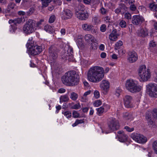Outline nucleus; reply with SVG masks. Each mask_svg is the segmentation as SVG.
I'll list each match as a JSON object with an SVG mask.
<instances>
[{
	"mask_svg": "<svg viewBox=\"0 0 157 157\" xmlns=\"http://www.w3.org/2000/svg\"><path fill=\"white\" fill-rule=\"evenodd\" d=\"M109 70V68L107 67H105L104 69L99 66L92 67L88 71L87 79L91 82H98L104 78V74L107 73Z\"/></svg>",
	"mask_w": 157,
	"mask_h": 157,
	"instance_id": "1",
	"label": "nucleus"
},
{
	"mask_svg": "<svg viewBox=\"0 0 157 157\" xmlns=\"http://www.w3.org/2000/svg\"><path fill=\"white\" fill-rule=\"evenodd\" d=\"M62 82L65 85L73 86L77 85L79 81L78 76L75 71H69L65 73L61 78Z\"/></svg>",
	"mask_w": 157,
	"mask_h": 157,
	"instance_id": "2",
	"label": "nucleus"
},
{
	"mask_svg": "<svg viewBox=\"0 0 157 157\" xmlns=\"http://www.w3.org/2000/svg\"><path fill=\"white\" fill-rule=\"evenodd\" d=\"M138 78L141 82L148 81L151 78V72L150 69L145 65H140L137 70Z\"/></svg>",
	"mask_w": 157,
	"mask_h": 157,
	"instance_id": "3",
	"label": "nucleus"
},
{
	"mask_svg": "<svg viewBox=\"0 0 157 157\" xmlns=\"http://www.w3.org/2000/svg\"><path fill=\"white\" fill-rule=\"evenodd\" d=\"M125 86L128 91L132 93L140 91L142 88L141 86L138 85L137 81L132 79L126 80Z\"/></svg>",
	"mask_w": 157,
	"mask_h": 157,
	"instance_id": "4",
	"label": "nucleus"
},
{
	"mask_svg": "<svg viewBox=\"0 0 157 157\" xmlns=\"http://www.w3.org/2000/svg\"><path fill=\"white\" fill-rule=\"evenodd\" d=\"M108 124L110 130H106L105 127H103L101 128L102 132L104 134H108L111 132L112 131L117 130L120 127L118 121L113 117H110L108 119Z\"/></svg>",
	"mask_w": 157,
	"mask_h": 157,
	"instance_id": "5",
	"label": "nucleus"
},
{
	"mask_svg": "<svg viewBox=\"0 0 157 157\" xmlns=\"http://www.w3.org/2000/svg\"><path fill=\"white\" fill-rule=\"evenodd\" d=\"M33 40L32 37L29 38L26 46L29 49L30 53L32 55H35L39 54L42 51V48L40 46L37 45L34 46Z\"/></svg>",
	"mask_w": 157,
	"mask_h": 157,
	"instance_id": "6",
	"label": "nucleus"
},
{
	"mask_svg": "<svg viewBox=\"0 0 157 157\" xmlns=\"http://www.w3.org/2000/svg\"><path fill=\"white\" fill-rule=\"evenodd\" d=\"M35 21L33 20L29 19L24 25L23 30V33L26 34H29L34 32L36 28L35 25Z\"/></svg>",
	"mask_w": 157,
	"mask_h": 157,
	"instance_id": "7",
	"label": "nucleus"
},
{
	"mask_svg": "<svg viewBox=\"0 0 157 157\" xmlns=\"http://www.w3.org/2000/svg\"><path fill=\"white\" fill-rule=\"evenodd\" d=\"M146 91L150 96L157 98V84L150 83L146 85Z\"/></svg>",
	"mask_w": 157,
	"mask_h": 157,
	"instance_id": "8",
	"label": "nucleus"
},
{
	"mask_svg": "<svg viewBox=\"0 0 157 157\" xmlns=\"http://www.w3.org/2000/svg\"><path fill=\"white\" fill-rule=\"evenodd\" d=\"M131 137L133 140L139 144H144L147 141L146 137L137 133H132L131 135Z\"/></svg>",
	"mask_w": 157,
	"mask_h": 157,
	"instance_id": "9",
	"label": "nucleus"
},
{
	"mask_svg": "<svg viewBox=\"0 0 157 157\" xmlns=\"http://www.w3.org/2000/svg\"><path fill=\"white\" fill-rule=\"evenodd\" d=\"M152 117L157 120V109H154L151 112L147 113L146 116V119L148 121V124L149 125H152V127L155 128L156 127L155 125L154 124L153 121H150Z\"/></svg>",
	"mask_w": 157,
	"mask_h": 157,
	"instance_id": "10",
	"label": "nucleus"
},
{
	"mask_svg": "<svg viewBox=\"0 0 157 157\" xmlns=\"http://www.w3.org/2000/svg\"><path fill=\"white\" fill-rule=\"evenodd\" d=\"M84 10L83 8H82L80 9L79 8L76 9L75 11V15L77 17L78 19L81 20H85L88 18V13Z\"/></svg>",
	"mask_w": 157,
	"mask_h": 157,
	"instance_id": "11",
	"label": "nucleus"
},
{
	"mask_svg": "<svg viewBox=\"0 0 157 157\" xmlns=\"http://www.w3.org/2000/svg\"><path fill=\"white\" fill-rule=\"evenodd\" d=\"M110 83L107 80H103L100 82V87L102 91L103 94H106L108 93Z\"/></svg>",
	"mask_w": 157,
	"mask_h": 157,
	"instance_id": "12",
	"label": "nucleus"
},
{
	"mask_svg": "<svg viewBox=\"0 0 157 157\" xmlns=\"http://www.w3.org/2000/svg\"><path fill=\"white\" fill-rule=\"evenodd\" d=\"M138 59V56L137 53L134 51H132L128 53L127 60L128 61L131 63L136 62Z\"/></svg>",
	"mask_w": 157,
	"mask_h": 157,
	"instance_id": "13",
	"label": "nucleus"
},
{
	"mask_svg": "<svg viewBox=\"0 0 157 157\" xmlns=\"http://www.w3.org/2000/svg\"><path fill=\"white\" fill-rule=\"evenodd\" d=\"M132 21L134 25H137L143 22L144 21V19L141 16L135 15L133 16Z\"/></svg>",
	"mask_w": 157,
	"mask_h": 157,
	"instance_id": "14",
	"label": "nucleus"
},
{
	"mask_svg": "<svg viewBox=\"0 0 157 157\" xmlns=\"http://www.w3.org/2000/svg\"><path fill=\"white\" fill-rule=\"evenodd\" d=\"M61 18L63 20H67L71 18L72 16V13L71 11L68 9L64 10L61 14Z\"/></svg>",
	"mask_w": 157,
	"mask_h": 157,
	"instance_id": "15",
	"label": "nucleus"
},
{
	"mask_svg": "<svg viewBox=\"0 0 157 157\" xmlns=\"http://www.w3.org/2000/svg\"><path fill=\"white\" fill-rule=\"evenodd\" d=\"M117 133L119 141L123 142L127 140L128 136L125 135L123 131H118Z\"/></svg>",
	"mask_w": 157,
	"mask_h": 157,
	"instance_id": "16",
	"label": "nucleus"
},
{
	"mask_svg": "<svg viewBox=\"0 0 157 157\" xmlns=\"http://www.w3.org/2000/svg\"><path fill=\"white\" fill-rule=\"evenodd\" d=\"M119 35L115 30H113L109 35V39L111 41H115L118 39Z\"/></svg>",
	"mask_w": 157,
	"mask_h": 157,
	"instance_id": "17",
	"label": "nucleus"
},
{
	"mask_svg": "<svg viewBox=\"0 0 157 157\" xmlns=\"http://www.w3.org/2000/svg\"><path fill=\"white\" fill-rule=\"evenodd\" d=\"M132 100V97L129 95H126L124 98V104L127 107H129Z\"/></svg>",
	"mask_w": 157,
	"mask_h": 157,
	"instance_id": "18",
	"label": "nucleus"
},
{
	"mask_svg": "<svg viewBox=\"0 0 157 157\" xmlns=\"http://www.w3.org/2000/svg\"><path fill=\"white\" fill-rule=\"evenodd\" d=\"M84 39L86 41L89 43L90 42L94 43L96 40L94 36L89 34H86L85 36Z\"/></svg>",
	"mask_w": 157,
	"mask_h": 157,
	"instance_id": "19",
	"label": "nucleus"
},
{
	"mask_svg": "<svg viewBox=\"0 0 157 157\" xmlns=\"http://www.w3.org/2000/svg\"><path fill=\"white\" fill-rule=\"evenodd\" d=\"M138 35L142 37H145L148 34V30L145 28H141L138 30Z\"/></svg>",
	"mask_w": 157,
	"mask_h": 157,
	"instance_id": "20",
	"label": "nucleus"
},
{
	"mask_svg": "<svg viewBox=\"0 0 157 157\" xmlns=\"http://www.w3.org/2000/svg\"><path fill=\"white\" fill-rule=\"evenodd\" d=\"M82 29L85 31H92L94 29L93 26L91 25L88 24H84L82 25Z\"/></svg>",
	"mask_w": 157,
	"mask_h": 157,
	"instance_id": "21",
	"label": "nucleus"
},
{
	"mask_svg": "<svg viewBox=\"0 0 157 157\" xmlns=\"http://www.w3.org/2000/svg\"><path fill=\"white\" fill-rule=\"evenodd\" d=\"M83 36L81 35H79L76 36L75 38V41L76 43L78 46H81L82 44V38Z\"/></svg>",
	"mask_w": 157,
	"mask_h": 157,
	"instance_id": "22",
	"label": "nucleus"
},
{
	"mask_svg": "<svg viewBox=\"0 0 157 157\" xmlns=\"http://www.w3.org/2000/svg\"><path fill=\"white\" fill-rule=\"evenodd\" d=\"M24 20L22 18H18L15 20H10L9 21V23L10 24L13 23L14 24L16 25L17 24L21 23L23 22Z\"/></svg>",
	"mask_w": 157,
	"mask_h": 157,
	"instance_id": "23",
	"label": "nucleus"
},
{
	"mask_svg": "<svg viewBox=\"0 0 157 157\" xmlns=\"http://www.w3.org/2000/svg\"><path fill=\"white\" fill-rule=\"evenodd\" d=\"M70 97L72 100L75 101L78 99V95L76 93L72 92L70 94Z\"/></svg>",
	"mask_w": 157,
	"mask_h": 157,
	"instance_id": "24",
	"label": "nucleus"
},
{
	"mask_svg": "<svg viewBox=\"0 0 157 157\" xmlns=\"http://www.w3.org/2000/svg\"><path fill=\"white\" fill-rule=\"evenodd\" d=\"M149 8L150 10L153 11H157V6L155 5V3L154 2H152L149 4Z\"/></svg>",
	"mask_w": 157,
	"mask_h": 157,
	"instance_id": "25",
	"label": "nucleus"
},
{
	"mask_svg": "<svg viewBox=\"0 0 157 157\" xmlns=\"http://www.w3.org/2000/svg\"><path fill=\"white\" fill-rule=\"evenodd\" d=\"M69 100V98L67 95H65L62 96L59 98L60 102H65Z\"/></svg>",
	"mask_w": 157,
	"mask_h": 157,
	"instance_id": "26",
	"label": "nucleus"
},
{
	"mask_svg": "<svg viewBox=\"0 0 157 157\" xmlns=\"http://www.w3.org/2000/svg\"><path fill=\"white\" fill-rule=\"evenodd\" d=\"M123 45L122 42L121 40H119L115 44L114 48L115 50L118 49L121 46Z\"/></svg>",
	"mask_w": 157,
	"mask_h": 157,
	"instance_id": "27",
	"label": "nucleus"
},
{
	"mask_svg": "<svg viewBox=\"0 0 157 157\" xmlns=\"http://www.w3.org/2000/svg\"><path fill=\"white\" fill-rule=\"evenodd\" d=\"M96 109L97 111V113L99 116L101 115L104 112H105L104 109L102 106Z\"/></svg>",
	"mask_w": 157,
	"mask_h": 157,
	"instance_id": "28",
	"label": "nucleus"
},
{
	"mask_svg": "<svg viewBox=\"0 0 157 157\" xmlns=\"http://www.w3.org/2000/svg\"><path fill=\"white\" fill-rule=\"evenodd\" d=\"M152 147L155 152L157 155V140L153 142Z\"/></svg>",
	"mask_w": 157,
	"mask_h": 157,
	"instance_id": "29",
	"label": "nucleus"
},
{
	"mask_svg": "<svg viewBox=\"0 0 157 157\" xmlns=\"http://www.w3.org/2000/svg\"><path fill=\"white\" fill-rule=\"evenodd\" d=\"M102 104V101L100 100H98L94 101L93 103V105L95 107H98Z\"/></svg>",
	"mask_w": 157,
	"mask_h": 157,
	"instance_id": "30",
	"label": "nucleus"
},
{
	"mask_svg": "<svg viewBox=\"0 0 157 157\" xmlns=\"http://www.w3.org/2000/svg\"><path fill=\"white\" fill-rule=\"evenodd\" d=\"M84 122V121L83 119H77L75 123L72 124V126L73 127L76 126L78 124L83 123Z\"/></svg>",
	"mask_w": 157,
	"mask_h": 157,
	"instance_id": "31",
	"label": "nucleus"
},
{
	"mask_svg": "<svg viewBox=\"0 0 157 157\" xmlns=\"http://www.w3.org/2000/svg\"><path fill=\"white\" fill-rule=\"evenodd\" d=\"M62 113L68 119L71 118V112L69 111L63 112Z\"/></svg>",
	"mask_w": 157,
	"mask_h": 157,
	"instance_id": "32",
	"label": "nucleus"
},
{
	"mask_svg": "<svg viewBox=\"0 0 157 157\" xmlns=\"http://www.w3.org/2000/svg\"><path fill=\"white\" fill-rule=\"evenodd\" d=\"M43 6L44 7H47L48 4L50 3L52 0H41Z\"/></svg>",
	"mask_w": 157,
	"mask_h": 157,
	"instance_id": "33",
	"label": "nucleus"
},
{
	"mask_svg": "<svg viewBox=\"0 0 157 157\" xmlns=\"http://www.w3.org/2000/svg\"><path fill=\"white\" fill-rule=\"evenodd\" d=\"M100 96V94L98 91L95 90L94 92V97L96 99L99 98Z\"/></svg>",
	"mask_w": 157,
	"mask_h": 157,
	"instance_id": "34",
	"label": "nucleus"
},
{
	"mask_svg": "<svg viewBox=\"0 0 157 157\" xmlns=\"http://www.w3.org/2000/svg\"><path fill=\"white\" fill-rule=\"evenodd\" d=\"M44 30L48 32H50L53 30V29L52 27L47 25L44 27Z\"/></svg>",
	"mask_w": 157,
	"mask_h": 157,
	"instance_id": "35",
	"label": "nucleus"
},
{
	"mask_svg": "<svg viewBox=\"0 0 157 157\" xmlns=\"http://www.w3.org/2000/svg\"><path fill=\"white\" fill-rule=\"evenodd\" d=\"M83 1L84 4L87 5L95 3V0H83Z\"/></svg>",
	"mask_w": 157,
	"mask_h": 157,
	"instance_id": "36",
	"label": "nucleus"
},
{
	"mask_svg": "<svg viewBox=\"0 0 157 157\" xmlns=\"http://www.w3.org/2000/svg\"><path fill=\"white\" fill-rule=\"evenodd\" d=\"M119 25L122 28H125L126 26V22L123 20H121L120 21Z\"/></svg>",
	"mask_w": 157,
	"mask_h": 157,
	"instance_id": "37",
	"label": "nucleus"
},
{
	"mask_svg": "<svg viewBox=\"0 0 157 157\" xmlns=\"http://www.w3.org/2000/svg\"><path fill=\"white\" fill-rule=\"evenodd\" d=\"M121 92V90L120 88H117L115 92V94L117 97H119L120 95Z\"/></svg>",
	"mask_w": 157,
	"mask_h": 157,
	"instance_id": "38",
	"label": "nucleus"
},
{
	"mask_svg": "<svg viewBox=\"0 0 157 157\" xmlns=\"http://www.w3.org/2000/svg\"><path fill=\"white\" fill-rule=\"evenodd\" d=\"M100 12L103 15L106 14L108 11L103 7H101L100 9Z\"/></svg>",
	"mask_w": 157,
	"mask_h": 157,
	"instance_id": "39",
	"label": "nucleus"
},
{
	"mask_svg": "<svg viewBox=\"0 0 157 157\" xmlns=\"http://www.w3.org/2000/svg\"><path fill=\"white\" fill-rule=\"evenodd\" d=\"M81 107L79 103H78L75 104H74L71 106V108L73 109H79Z\"/></svg>",
	"mask_w": 157,
	"mask_h": 157,
	"instance_id": "40",
	"label": "nucleus"
},
{
	"mask_svg": "<svg viewBox=\"0 0 157 157\" xmlns=\"http://www.w3.org/2000/svg\"><path fill=\"white\" fill-rule=\"evenodd\" d=\"M125 18L128 19H131V15L130 13L128 12L125 13L124 14Z\"/></svg>",
	"mask_w": 157,
	"mask_h": 157,
	"instance_id": "41",
	"label": "nucleus"
},
{
	"mask_svg": "<svg viewBox=\"0 0 157 157\" xmlns=\"http://www.w3.org/2000/svg\"><path fill=\"white\" fill-rule=\"evenodd\" d=\"M102 106L104 109V110L105 111V112L107 111L110 109L109 106L107 104H104Z\"/></svg>",
	"mask_w": 157,
	"mask_h": 157,
	"instance_id": "42",
	"label": "nucleus"
},
{
	"mask_svg": "<svg viewBox=\"0 0 157 157\" xmlns=\"http://www.w3.org/2000/svg\"><path fill=\"white\" fill-rule=\"evenodd\" d=\"M124 128L128 132H130L133 131L134 130V128L133 127L130 128L128 126H126Z\"/></svg>",
	"mask_w": 157,
	"mask_h": 157,
	"instance_id": "43",
	"label": "nucleus"
},
{
	"mask_svg": "<svg viewBox=\"0 0 157 157\" xmlns=\"http://www.w3.org/2000/svg\"><path fill=\"white\" fill-rule=\"evenodd\" d=\"M124 117L125 120H130V121L132 120V119L131 118V115H128V113H125L124 116Z\"/></svg>",
	"mask_w": 157,
	"mask_h": 157,
	"instance_id": "44",
	"label": "nucleus"
},
{
	"mask_svg": "<svg viewBox=\"0 0 157 157\" xmlns=\"http://www.w3.org/2000/svg\"><path fill=\"white\" fill-rule=\"evenodd\" d=\"M44 21V20L43 19H41L39 21L37 22L36 23H35V25L36 28V29H37V28L40 25H41L42 23Z\"/></svg>",
	"mask_w": 157,
	"mask_h": 157,
	"instance_id": "45",
	"label": "nucleus"
},
{
	"mask_svg": "<svg viewBox=\"0 0 157 157\" xmlns=\"http://www.w3.org/2000/svg\"><path fill=\"white\" fill-rule=\"evenodd\" d=\"M72 114L73 117L75 118H78L79 116V114L76 111H73Z\"/></svg>",
	"mask_w": 157,
	"mask_h": 157,
	"instance_id": "46",
	"label": "nucleus"
},
{
	"mask_svg": "<svg viewBox=\"0 0 157 157\" xmlns=\"http://www.w3.org/2000/svg\"><path fill=\"white\" fill-rule=\"evenodd\" d=\"M55 20V17L54 15H52L49 18V22L50 23H52L54 22Z\"/></svg>",
	"mask_w": 157,
	"mask_h": 157,
	"instance_id": "47",
	"label": "nucleus"
},
{
	"mask_svg": "<svg viewBox=\"0 0 157 157\" xmlns=\"http://www.w3.org/2000/svg\"><path fill=\"white\" fill-rule=\"evenodd\" d=\"M104 21L106 23H110L111 18L108 16H106L104 18Z\"/></svg>",
	"mask_w": 157,
	"mask_h": 157,
	"instance_id": "48",
	"label": "nucleus"
},
{
	"mask_svg": "<svg viewBox=\"0 0 157 157\" xmlns=\"http://www.w3.org/2000/svg\"><path fill=\"white\" fill-rule=\"evenodd\" d=\"M156 44L153 41H151L149 43V46L150 47L154 48L156 46Z\"/></svg>",
	"mask_w": 157,
	"mask_h": 157,
	"instance_id": "49",
	"label": "nucleus"
},
{
	"mask_svg": "<svg viewBox=\"0 0 157 157\" xmlns=\"http://www.w3.org/2000/svg\"><path fill=\"white\" fill-rule=\"evenodd\" d=\"M50 57L52 59V60L54 59L57 57V54L55 53H51L50 54Z\"/></svg>",
	"mask_w": 157,
	"mask_h": 157,
	"instance_id": "50",
	"label": "nucleus"
},
{
	"mask_svg": "<svg viewBox=\"0 0 157 157\" xmlns=\"http://www.w3.org/2000/svg\"><path fill=\"white\" fill-rule=\"evenodd\" d=\"M100 30L102 32H104L106 30V26L105 25L103 24L101 25L100 28Z\"/></svg>",
	"mask_w": 157,
	"mask_h": 157,
	"instance_id": "51",
	"label": "nucleus"
},
{
	"mask_svg": "<svg viewBox=\"0 0 157 157\" xmlns=\"http://www.w3.org/2000/svg\"><path fill=\"white\" fill-rule=\"evenodd\" d=\"M121 8L119 7L115 10V12L117 14H119L120 13L121 11Z\"/></svg>",
	"mask_w": 157,
	"mask_h": 157,
	"instance_id": "52",
	"label": "nucleus"
},
{
	"mask_svg": "<svg viewBox=\"0 0 157 157\" xmlns=\"http://www.w3.org/2000/svg\"><path fill=\"white\" fill-rule=\"evenodd\" d=\"M11 27L10 28V31L12 33H13L15 32L16 30L17 29V28L15 27L13 28L12 25H11Z\"/></svg>",
	"mask_w": 157,
	"mask_h": 157,
	"instance_id": "53",
	"label": "nucleus"
},
{
	"mask_svg": "<svg viewBox=\"0 0 157 157\" xmlns=\"http://www.w3.org/2000/svg\"><path fill=\"white\" fill-rule=\"evenodd\" d=\"M130 9L131 10L135 11L136 8L134 4L131 5L130 7Z\"/></svg>",
	"mask_w": 157,
	"mask_h": 157,
	"instance_id": "54",
	"label": "nucleus"
},
{
	"mask_svg": "<svg viewBox=\"0 0 157 157\" xmlns=\"http://www.w3.org/2000/svg\"><path fill=\"white\" fill-rule=\"evenodd\" d=\"M67 51L68 52H69L70 53V54H68V56H71L72 55L73 53V50L71 48H69Z\"/></svg>",
	"mask_w": 157,
	"mask_h": 157,
	"instance_id": "55",
	"label": "nucleus"
},
{
	"mask_svg": "<svg viewBox=\"0 0 157 157\" xmlns=\"http://www.w3.org/2000/svg\"><path fill=\"white\" fill-rule=\"evenodd\" d=\"M91 91L90 90H89L83 94V97H86L87 95H89L91 93Z\"/></svg>",
	"mask_w": 157,
	"mask_h": 157,
	"instance_id": "56",
	"label": "nucleus"
},
{
	"mask_svg": "<svg viewBox=\"0 0 157 157\" xmlns=\"http://www.w3.org/2000/svg\"><path fill=\"white\" fill-rule=\"evenodd\" d=\"M58 92L60 94L63 93L65 92V90L63 88H60L58 90Z\"/></svg>",
	"mask_w": 157,
	"mask_h": 157,
	"instance_id": "57",
	"label": "nucleus"
},
{
	"mask_svg": "<svg viewBox=\"0 0 157 157\" xmlns=\"http://www.w3.org/2000/svg\"><path fill=\"white\" fill-rule=\"evenodd\" d=\"M98 18L97 17H94L92 19V21L95 23H98Z\"/></svg>",
	"mask_w": 157,
	"mask_h": 157,
	"instance_id": "58",
	"label": "nucleus"
},
{
	"mask_svg": "<svg viewBox=\"0 0 157 157\" xmlns=\"http://www.w3.org/2000/svg\"><path fill=\"white\" fill-rule=\"evenodd\" d=\"M14 4L13 3H11L8 5V8L13 9L14 8Z\"/></svg>",
	"mask_w": 157,
	"mask_h": 157,
	"instance_id": "59",
	"label": "nucleus"
},
{
	"mask_svg": "<svg viewBox=\"0 0 157 157\" xmlns=\"http://www.w3.org/2000/svg\"><path fill=\"white\" fill-rule=\"evenodd\" d=\"M87 101V99L86 98V97H84L83 96L82 97L81 99V101L82 102H86Z\"/></svg>",
	"mask_w": 157,
	"mask_h": 157,
	"instance_id": "60",
	"label": "nucleus"
},
{
	"mask_svg": "<svg viewBox=\"0 0 157 157\" xmlns=\"http://www.w3.org/2000/svg\"><path fill=\"white\" fill-rule=\"evenodd\" d=\"M105 48V46L103 44H101L99 47V49L101 51H103Z\"/></svg>",
	"mask_w": 157,
	"mask_h": 157,
	"instance_id": "61",
	"label": "nucleus"
},
{
	"mask_svg": "<svg viewBox=\"0 0 157 157\" xmlns=\"http://www.w3.org/2000/svg\"><path fill=\"white\" fill-rule=\"evenodd\" d=\"M56 113H58L59 112V111L61 109V106L60 105H58L56 107Z\"/></svg>",
	"mask_w": 157,
	"mask_h": 157,
	"instance_id": "62",
	"label": "nucleus"
},
{
	"mask_svg": "<svg viewBox=\"0 0 157 157\" xmlns=\"http://www.w3.org/2000/svg\"><path fill=\"white\" fill-rule=\"evenodd\" d=\"M60 33H61V35H64L66 33L65 30L63 29H61L60 30Z\"/></svg>",
	"mask_w": 157,
	"mask_h": 157,
	"instance_id": "63",
	"label": "nucleus"
},
{
	"mask_svg": "<svg viewBox=\"0 0 157 157\" xmlns=\"http://www.w3.org/2000/svg\"><path fill=\"white\" fill-rule=\"evenodd\" d=\"M154 81L157 83V72H155V74L154 75Z\"/></svg>",
	"mask_w": 157,
	"mask_h": 157,
	"instance_id": "64",
	"label": "nucleus"
}]
</instances>
